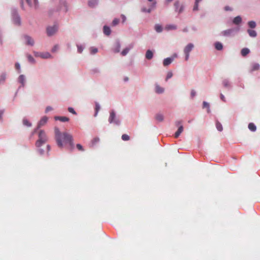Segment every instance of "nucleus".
<instances>
[{"label": "nucleus", "mask_w": 260, "mask_h": 260, "mask_svg": "<svg viewBox=\"0 0 260 260\" xmlns=\"http://www.w3.org/2000/svg\"><path fill=\"white\" fill-rule=\"evenodd\" d=\"M98 0H89L88 5L90 7H94L98 4Z\"/></svg>", "instance_id": "obj_14"}, {"label": "nucleus", "mask_w": 260, "mask_h": 260, "mask_svg": "<svg viewBox=\"0 0 260 260\" xmlns=\"http://www.w3.org/2000/svg\"><path fill=\"white\" fill-rule=\"evenodd\" d=\"M173 61V59L171 58H167L164 60L163 64L164 66L169 65Z\"/></svg>", "instance_id": "obj_13"}, {"label": "nucleus", "mask_w": 260, "mask_h": 260, "mask_svg": "<svg viewBox=\"0 0 260 260\" xmlns=\"http://www.w3.org/2000/svg\"><path fill=\"white\" fill-rule=\"evenodd\" d=\"M28 60L30 62H34V59L32 57V56H31V55H28Z\"/></svg>", "instance_id": "obj_45"}, {"label": "nucleus", "mask_w": 260, "mask_h": 260, "mask_svg": "<svg viewBox=\"0 0 260 260\" xmlns=\"http://www.w3.org/2000/svg\"><path fill=\"white\" fill-rule=\"evenodd\" d=\"M155 30L157 32H160L162 30V28L160 25L156 24L155 26Z\"/></svg>", "instance_id": "obj_25"}, {"label": "nucleus", "mask_w": 260, "mask_h": 260, "mask_svg": "<svg viewBox=\"0 0 260 260\" xmlns=\"http://www.w3.org/2000/svg\"><path fill=\"white\" fill-rule=\"evenodd\" d=\"M173 76V74L172 72H168L167 74V76L166 77V80H168L169 79L171 78Z\"/></svg>", "instance_id": "obj_41"}, {"label": "nucleus", "mask_w": 260, "mask_h": 260, "mask_svg": "<svg viewBox=\"0 0 260 260\" xmlns=\"http://www.w3.org/2000/svg\"><path fill=\"white\" fill-rule=\"evenodd\" d=\"M216 126L217 129L219 131L221 132V131H222V126L221 124L219 122H218V121L216 122Z\"/></svg>", "instance_id": "obj_28"}, {"label": "nucleus", "mask_w": 260, "mask_h": 260, "mask_svg": "<svg viewBox=\"0 0 260 260\" xmlns=\"http://www.w3.org/2000/svg\"><path fill=\"white\" fill-rule=\"evenodd\" d=\"M248 25L251 28H254L256 26V23L253 21H251L248 22Z\"/></svg>", "instance_id": "obj_33"}, {"label": "nucleus", "mask_w": 260, "mask_h": 260, "mask_svg": "<svg viewBox=\"0 0 260 260\" xmlns=\"http://www.w3.org/2000/svg\"><path fill=\"white\" fill-rule=\"evenodd\" d=\"M215 47L217 50H221L223 48V46L221 43L217 42L215 43Z\"/></svg>", "instance_id": "obj_19"}, {"label": "nucleus", "mask_w": 260, "mask_h": 260, "mask_svg": "<svg viewBox=\"0 0 260 260\" xmlns=\"http://www.w3.org/2000/svg\"><path fill=\"white\" fill-rule=\"evenodd\" d=\"M100 109V105L99 104V103H95V114H94V116H96V115H98V113Z\"/></svg>", "instance_id": "obj_26"}, {"label": "nucleus", "mask_w": 260, "mask_h": 260, "mask_svg": "<svg viewBox=\"0 0 260 260\" xmlns=\"http://www.w3.org/2000/svg\"><path fill=\"white\" fill-rule=\"evenodd\" d=\"M19 82L21 84L22 86L25 85V77L23 75H21L18 78Z\"/></svg>", "instance_id": "obj_16"}, {"label": "nucleus", "mask_w": 260, "mask_h": 260, "mask_svg": "<svg viewBox=\"0 0 260 260\" xmlns=\"http://www.w3.org/2000/svg\"><path fill=\"white\" fill-rule=\"evenodd\" d=\"M175 8L176 9V10H177L178 7H179V3L178 2H176L175 4Z\"/></svg>", "instance_id": "obj_51"}, {"label": "nucleus", "mask_w": 260, "mask_h": 260, "mask_svg": "<svg viewBox=\"0 0 260 260\" xmlns=\"http://www.w3.org/2000/svg\"><path fill=\"white\" fill-rule=\"evenodd\" d=\"M224 10L225 11H231L232 10V9L230 8V7H229V6H226L224 8Z\"/></svg>", "instance_id": "obj_54"}, {"label": "nucleus", "mask_w": 260, "mask_h": 260, "mask_svg": "<svg viewBox=\"0 0 260 260\" xmlns=\"http://www.w3.org/2000/svg\"><path fill=\"white\" fill-rule=\"evenodd\" d=\"M241 54L243 56H245L249 53V50L248 48H243L241 51Z\"/></svg>", "instance_id": "obj_20"}, {"label": "nucleus", "mask_w": 260, "mask_h": 260, "mask_svg": "<svg viewBox=\"0 0 260 260\" xmlns=\"http://www.w3.org/2000/svg\"><path fill=\"white\" fill-rule=\"evenodd\" d=\"M177 28V26L175 25L170 24L167 25L165 26V29L167 30L176 29Z\"/></svg>", "instance_id": "obj_17"}, {"label": "nucleus", "mask_w": 260, "mask_h": 260, "mask_svg": "<svg viewBox=\"0 0 260 260\" xmlns=\"http://www.w3.org/2000/svg\"><path fill=\"white\" fill-rule=\"evenodd\" d=\"M53 110V108L50 106H48L46 108L45 112L47 113L50 111H52Z\"/></svg>", "instance_id": "obj_44"}, {"label": "nucleus", "mask_w": 260, "mask_h": 260, "mask_svg": "<svg viewBox=\"0 0 260 260\" xmlns=\"http://www.w3.org/2000/svg\"><path fill=\"white\" fill-rule=\"evenodd\" d=\"M26 2H27L28 5H31L30 0H26Z\"/></svg>", "instance_id": "obj_57"}, {"label": "nucleus", "mask_w": 260, "mask_h": 260, "mask_svg": "<svg viewBox=\"0 0 260 260\" xmlns=\"http://www.w3.org/2000/svg\"><path fill=\"white\" fill-rule=\"evenodd\" d=\"M248 32L250 37H255L256 36V32L254 30L248 29Z\"/></svg>", "instance_id": "obj_24"}, {"label": "nucleus", "mask_w": 260, "mask_h": 260, "mask_svg": "<svg viewBox=\"0 0 260 260\" xmlns=\"http://www.w3.org/2000/svg\"><path fill=\"white\" fill-rule=\"evenodd\" d=\"M209 103H208L207 102H203V108H207V112L208 113L210 112V109H209Z\"/></svg>", "instance_id": "obj_32"}, {"label": "nucleus", "mask_w": 260, "mask_h": 260, "mask_svg": "<svg viewBox=\"0 0 260 260\" xmlns=\"http://www.w3.org/2000/svg\"><path fill=\"white\" fill-rule=\"evenodd\" d=\"M21 6L22 8L23 7V0L21 1Z\"/></svg>", "instance_id": "obj_59"}, {"label": "nucleus", "mask_w": 260, "mask_h": 260, "mask_svg": "<svg viewBox=\"0 0 260 260\" xmlns=\"http://www.w3.org/2000/svg\"><path fill=\"white\" fill-rule=\"evenodd\" d=\"M23 123L24 125H26L27 126H31V123L26 119H24L23 120Z\"/></svg>", "instance_id": "obj_35"}, {"label": "nucleus", "mask_w": 260, "mask_h": 260, "mask_svg": "<svg viewBox=\"0 0 260 260\" xmlns=\"http://www.w3.org/2000/svg\"><path fill=\"white\" fill-rule=\"evenodd\" d=\"M40 56L43 58H48L51 57V55L49 53L46 52V53L41 54Z\"/></svg>", "instance_id": "obj_27"}, {"label": "nucleus", "mask_w": 260, "mask_h": 260, "mask_svg": "<svg viewBox=\"0 0 260 260\" xmlns=\"http://www.w3.org/2000/svg\"><path fill=\"white\" fill-rule=\"evenodd\" d=\"M220 99H221V100L222 101H223V102H225V97L224 96V95L222 93L220 94Z\"/></svg>", "instance_id": "obj_50"}, {"label": "nucleus", "mask_w": 260, "mask_h": 260, "mask_svg": "<svg viewBox=\"0 0 260 260\" xmlns=\"http://www.w3.org/2000/svg\"><path fill=\"white\" fill-rule=\"evenodd\" d=\"M47 121H48L47 117H46V116L43 117L41 118V119L40 120V121L38 123V127L40 128L41 126L44 125L47 123Z\"/></svg>", "instance_id": "obj_8"}, {"label": "nucleus", "mask_w": 260, "mask_h": 260, "mask_svg": "<svg viewBox=\"0 0 260 260\" xmlns=\"http://www.w3.org/2000/svg\"><path fill=\"white\" fill-rule=\"evenodd\" d=\"M54 119L56 120H59L62 122L68 121L69 120V118H68L67 117H64V116H55L54 117Z\"/></svg>", "instance_id": "obj_10"}, {"label": "nucleus", "mask_w": 260, "mask_h": 260, "mask_svg": "<svg viewBox=\"0 0 260 260\" xmlns=\"http://www.w3.org/2000/svg\"><path fill=\"white\" fill-rule=\"evenodd\" d=\"M241 21L242 19L240 16L236 17L233 21V23L237 25L240 24L241 22Z\"/></svg>", "instance_id": "obj_18"}, {"label": "nucleus", "mask_w": 260, "mask_h": 260, "mask_svg": "<svg viewBox=\"0 0 260 260\" xmlns=\"http://www.w3.org/2000/svg\"><path fill=\"white\" fill-rule=\"evenodd\" d=\"M164 89L158 85H156L155 86V91L158 93H161L164 92Z\"/></svg>", "instance_id": "obj_21"}, {"label": "nucleus", "mask_w": 260, "mask_h": 260, "mask_svg": "<svg viewBox=\"0 0 260 260\" xmlns=\"http://www.w3.org/2000/svg\"><path fill=\"white\" fill-rule=\"evenodd\" d=\"M153 53L151 50H148L146 51L145 56L147 59L150 60V59H152L153 57Z\"/></svg>", "instance_id": "obj_11"}, {"label": "nucleus", "mask_w": 260, "mask_h": 260, "mask_svg": "<svg viewBox=\"0 0 260 260\" xmlns=\"http://www.w3.org/2000/svg\"><path fill=\"white\" fill-rule=\"evenodd\" d=\"M3 113H4V111H0V118H2Z\"/></svg>", "instance_id": "obj_56"}, {"label": "nucleus", "mask_w": 260, "mask_h": 260, "mask_svg": "<svg viewBox=\"0 0 260 260\" xmlns=\"http://www.w3.org/2000/svg\"><path fill=\"white\" fill-rule=\"evenodd\" d=\"M196 95V91L194 90H192L191 91V95L193 98Z\"/></svg>", "instance_id": "obj_52"}, {"label": "nucleus", "mask_w": 260, "mask_h": 260, "mask_svg": "<svg viewBox=\"0 0 260 260\" xmlns=\"http://www.w3.org/2000/svg\"><path fill=\"white\" fill-rule=\"evenodd\" d=\"M15 68L17 70H19L20 69V64L18 63H15Z\"/></svg>", "instance_id": "obj_49"}, {"label": "nucleus", "mask_w": 260, "mask_h": 260, "mask_svg": "<svg viewBox=\"0 0 260 260\" xmlns=\"http://www.w3.org/2000/svg\"><path fill=\"white\" fill-rule=\"evenodd\" d=\"M199 3H197V2H195V4L193 8V11H197L198 10V6H199Z\"/></svg>", "instance_id": "obj_39"}, {"label": "nucleus", "mask_w": 260, "mask_h": 260, "mask_svg": "<svg viewBox=\"0 0 260 260\" xmlns=\"http://www.w3.org/2000/svg\"><path fill=\"white\" fill-rule=\"evenodd\" d=\"M248 128L252 132H254L256 129V126L253 123H250L248 124Z\"/></svg>", "instance_id": "obj_22"}, {"label": "nucleus", "mask_w": 260, "mask_h": 260, "mask_svg": "<svg viewBox=\"0 0 260 260\" xmlns=\"http://www.w3.org/2000/svg\"><path fill=\"white\" fill-rule=\"evenodd\" d=\"M99 141V138H94V139H93V141H94V142H98Z\"/></svg>", "instance_id": "obj_58"}, {"label": "nucleus", "mask_w": 260, "mask_h": 260, "mask_svg": "<svg viewBox=\"0 0 260 260\" xmlns=\"http://www.w3.org/2000/svg\"><path fill=\"white\" fill-rule=\"evenodd\" d=\"M47 141V138L45 133L41 131L39 134V139L36 142V145L38 148L41 147L43 144L45 143Z\"/></svg>", "instance_id": "obj_2"}, {"label": "nucleus", "mask_w": 260, "mask_h": 260, "mask_svg": "<svg viewBox=\"0 0 260 260\" xmlns=\"http://www.w3.org/2000/svg\"><path fill=\"white\" fill-rule=\"evenodd\" d=\"M120 45L119 43H117L116 48L114 49V51L115 53L119 52L120 51Z\"/></svg>", "instance_id": "obj_37"}, {"label": "nucleus", "mask_w": 260, "mask_h": 260, "mask_svg": "<svg viewBox=\"0 0 260 260\" xmlns=\"http://www.w3.org/2000/svg\"><path fill=\"white\" fill-rule=\"evenodd\" d=\"M223 85L225 87H229V86H230V84H229V81L228 80H224L223 81Z\"/></svg>", "instance_id": "obj_38"}, {"label": "nucleus", "mask_w": 260, "mask_h": 260, "mask_svg": "<svg viewBox=\"0 0 260 260\" xmlns=\"http://www.w3.org/2000/svg\"><path fill=\"white\" fill-rule=\"evenodd\" d=\"M68 111L70 113H72L73 114H76V112H75V111L74 110V109L73 108H71V107L69 108Z\"/></svg>", "instance_id": "obj_42"}, {"label": "nucleus", "mask_w": 260, "mask_h": 260, "mask_svg": "<svg viewBox=\"0 0 260 260\" xmlns=\"http://www.w3.org/2000/svg\"><path fill=\"white\" fill-rule=\"evenodd\" d=\"M90 51L91 54H94L98 52V50L96 48L91 47L90 48Z\"/></svg>", "instance_id": "obj_31"}, {"label": "nucleus", "mask_w": 260, "mask_h": 260, "mask_svg": "<svg viewBox=\"0 0 260 260\" xmlns=\"http://www.w3.org/2000/svg\"><path fill=\"white\" fill-rule=\"evenodd\" d=\"M129 49H130L128 48H126L124 50H123L121 52L122 55H123V56L126 55L127 54V53L129 52Z\"/></svg>", "instance_id": "obj_34"}, {"label": "nucleus", "mask_w": 260, "mask_h": 260, "mask_svg": "<svg viewBox=\"0 0 260 260\" xmlns=\"http://www.w3.org/2000/svg\"><path fill=\"white\" fill-rule=\"evenodd\" d=\"M38 151H39L41 154H42L44 153V151L41 149H39Z\"/></svg>", "instance_id": "obj_55"}, {"label": "nucleus", "mask_w": 260, "mask_h": 260, "mask_svg": "<svg viewBox=\"0 0 260 260\" xmlns=\"http://www.w3.org/2000/svg\"><path fill=\"white\" fill-rule=\"evenodd\" d=\"M77 148L80 151H83L84 149L81 145L78 144L76 145Z\"/></svg>", "instance_id": "obj_40"}, {"label": "nucleus", "mask_w": 260, "mask_h": 260, "mask_svg": "<svg viewBox=\"0 0 260 260\" xmlns=\"http://www.w3.org/2000/svg\"><path fill=\"white\" fill-rule=\"evenodd\" d=\"M119 22V20L117 18H115L112 21V25L115 26L117 25Z\"/></svg>", "instance_id": "obj_36"}, {"label": "nucleus", "mask_w": 260, "mask_h": 260, "mask_svg": "<svg viewBox=\"0 0 260 260\" xmlns=\"http://www.w3.org/2000/svg\"><path fill=\"white\" fill-rule=\"evenodd\" d=\"M156 4V2L154 3L152 5L153 7H155V5Z\"/></svg>", "instance_id": "obj_63"}, {"label": "nucleus", "mask_w": 260, "mask_h": 260, "mask_svg": "<svg viewBox=\"0 0 260 260\" xmlns=\"http://www.w3.org/2000/svg\"><path fill=\"white\" fill-rule=\"evenodd\" d=\"M172 1H173V0H167V2L168 3H170V2H172Z\"/></svg>", "instance_id": "obj_62"}, {"label": "nucleus", "mask_w": 260, "mask_h": 260, "mask_svg": "<svg viewBox=\"0 0 260 260\" xmlns=\"http://www.w3.org/2000/svg\"><path fill=\"white\" fill-rule=\"evenodd\" d=\"M182 9H183V7H181L180 8V9L179 10V13L181 12H182Z\"/></svg>", "instance_id": "obj_60"}, {"label": "nucleus", "mask_w": 260, "mask_h": 260, "mask_svg": "<svg viewBox=\"0 0 260 260\" xmlns=\"http://www.w3.org/2000/svg\"><path fill=\"white\" fill-rule=\"evenodd\" d=\"M176 124L177 126L179 125V127L177 131L175 134V138H177L180 136L181 133L183 132V127L182 125L181 124V121H177L176 122Z\"/></svg>", "instance_id": "obj_6"}, {"label": "nucleus", "mask_w": 260, "mask_h": 260, "mask_svg": "<svg viewBox=\"0 0 260 260\" xmlns=\"http://www.w3.org/2000/svg\"><path fill=\"white\" fill-rule=\"evenodd\" d=\"M78 52H79V53H81V52H82V51H83V49L82 48V47H79V46H78Z\"/></svg>", "instance_id": "obj_53"}, {"label": "nucleus", "mask_w": 260, "mask_h": 260, "mask_svg": "<svg viewBox=\"0 0 260 260\" xmlns=\"http://www.w3.org/2000/svg\"><path fill=\"white\" fill-rule=\"evenodd\" d=\"M234 31L233 29H229L222 32V34L223 36H230Z\"/></svg>", "instance_id": "obj_15"}, {"label": "nucleus", "mask_w": 260, "mask_h": 260, "mask_svg": "<svg viewBox=\"0 0 260 260\" xmlns=\"http://www.w3.org/2000/svg\"><path fill=\"white\" fill-rule=\"evenodd\" d=\"M109 122L110 123H114L116 125L120 124V120L116 117L115 113L112 111L110 112V116L109 117Z\"/></svg>", "instance_id": "obj_3"}, {"label": "nucleus", "mask_w": 260, "mask_h": 260, "mask_svg": "<svg viewBox=\"0 0 260 260\" xmlns=\"http://www.w3.org/2000/svg\"><path fill=\"white\" fill-rule=\"evenodd\" d=\"M6 75L5 74H3L0 76V84L3 83L6 79Z\"/></svg>", "instance_id": "obj_30"}, {"label": "nucleus", "mask_w": 260, "mask_h": 260, "mask_svg": "<svg viewBox=\"0 0 260 260\" xmlns=\"http://www.w3.org/2000/svg\"><path fill=\"white\" fill-rule=\"evenodd\" d=\"M54 132L56 143L59 148H61L63 145L69 144L71 149H73L74 143L71 135L65 132L61 133L57 127H55Z\"/></svg>", "instance_id": "obj_1"}, {"label": "nucleus", "mask_w": 260, "mask_h": 260, "mask_svg": "<svg viewBox=\"0 0 260 260\" xmlns=\"http://www.w3.org/2000/svg\"><path fill=\"white\" fill-rule=\"evenodd\" d=\"M58 27L56 25L52 26H49L47 28V34L48 36L54 35L57 31Z\"/></svg>", "instance_id": "obj_5"}, {"label": "nucleus", "mask_w": 260, "mask_h": 260, "mask_svg": "<svg viewBox=\"0 0 260 260\" xmlns=\"http://www.w3.org/2000/svg\"><path fill=\"white\" fill-rule=\"evenodd\" d=\"M121 139L123 141H128L130 139V138L127 134H123L121 136Z\"/></svg>", "instance_id": "obj_29"}, {"label": "nucleus", "mask_w": 260, "mask_h": 260, "mask_svg": "<svg viewBox=\"0 0 260 260\" xmlns=\"http://www.w3.org/2000/svg\"><path fill=\"white\" fill-rule=\"evenodd\" d=\"M142 11L145 12L150 13L151 11V9H146V8H143L142 9Z\"/></svg>", "instance_id": "obj_46"}, {"label": "nucleus", "mask_w": 260, "mask_h": 260, "mask_svg": "<svg viewBox=\"0 0 260 260\" xmlns=\"http://www.w3.org/2000/svg\"><path fill=\"white\" fill-rule=\"evenodd\" d=\"M155 119L159 122H161L164 119V116L161 114H157L155 116Z\"/></svg>", "instance_id": "obj_23"}, {"label": "nucleus", "mask_w": 260, "mask_h": 260, "mask_svg": "<svg viewBox=\"0 0 260 260\" xmlns=\"http://www.w3.org/2000/svg\"><path fill=\"white\" fill-rule=\"evenodd\" d=\"M15 23L18 24V25L20 24V18L19 17H17L16 18V20H15Z\"/></svg>", "instance_id": "obj_47"}, {"label": "nucleus", "mask_w": 260, "mask_h": 260, "mask_svg": "<svg viewBox=\"0 0 260 260\" xmlns=\"http://www.w3.org/2000/svg\"><path fill=\"white\" fill-rule=\"evenodd\" d=\"M103 31H104V33L107 36H109L111 34V29H110V27L107 26H104Z\"/></svg>", "instance_id": "obj_12"}, {"label": "nucleus", "mask_w": 260, "mask_h": 260, "mask_svg": "<svg viewBox=\"0 0 260 260\" xmlns=\"http://www.w3.org/2000/svg\"><path fill=\"white\" fill-rule=\"evenodd\" d=\"M127 80H128L127 78H125V79H124V80H125V81H127Z\"/></svg>", "instance_id": "obj_64"}, {"label": "nucleus", "mask_w": 260, "mask_h": 260, "mask_svg": "<svg viewBox=\"0 0 260 260\" xmlns=\"http://www.w3.org/2000/svg\"><path fill=\"white\" fill-rule=\"evenodd\" d=\"M121 17L122 20V22L124 23L125 21V20H126V17L124 15L122 14L121 15Z\"/></svg>", "instance_id": "obj_48"}, {"label": "nucleus", "mask_w": 260, "mask_h": 260, "mask_svg": "<svg viewBox=\"0 0 260 260\" xmlns=\"http://www.w3.org/2000/svg\"><path fill=\"white\" fill-rule=\"evenodd\" d=\"M194 45L192 43L188 44L184 49V53L185 55V60H188L189 56V53L192 50Z\"/></svg>", "instance_id": "obj_4"}, {"label": "nucleus", "mask_w": 260, "mask_h": 260, "mask_svg": "<svg viewBox=\"0 0 260 260\" xmlns=\"http://www.w3.org/2000/svg\"><path fill=\"white\" fill-rule=\"evenodd\" d=\"M58 48H59V46L57 45H56L54 46V47L52 48V51L54 52L56 51H57L58 49Z\"/></svg>", "instance_id": "obj_43"}, {"label": "nucleus", "mask_w": 260, "mask_h": 260, "mask_svg": "<svg viewBox=\"0 0 260 260\" xmlns=\"http://www.w3.org/2000/svg\"><path fill=\"white\" fill-rule=\"evenodd\" d=\"M259 69V64L257 63H253L251 64L250 72H252L255 71H257Z\"/></svg>", "instance_id": "obj_9"}, {"label": "nucleus", "mask_w": 260, "mask_h": 260, "mask_svg": "<svg viewBox=\"0 0 260 260\" xmlns=\"http://www.w3.org/2000/svg\"><path fill=\"white\" fill-rule=\"evenodd\" d=\"M202 0H196V2H197V3H199Z\"/></svg>", "instance_id": "obj_61"}, {"label": "nucleus", "mask_w": 260, "mask_h": 260, "mask_svg": "<svg viewBox=\"0 0 260 260\" xmlns=\"http://www.w3.org/2000/svg\"><path fill=\"white\" fill-rule=\"evenodd\" d=\"M24 38L25 40V43L27 45L33 46L35 44L34 39L29 36H24Z\"/></svg>", "instance_id": "obj_7"}]
</instances>
